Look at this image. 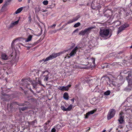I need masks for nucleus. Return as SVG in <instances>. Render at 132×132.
I'll return each instance as SVG.
<instances>
[{
	"instance_id": "nucleus-1",
	"label": "nucleus",
	"mask_w": 132,
	"mask_h": 132,
	"mask_svg": "<svg viewBox=\"0 0 132 132\" xmlns=\"http://www.w3.org/2000/svg\"><path fill=\"white\" fill-rule=\"evenodd\" d=\"M110 30L109 29H100L99 33V35L103 39H106L109 38L111 35H110Z\"/></svg>"
},
{
	"instance_id": "nucleus-2",
	"label": "nucleus",
	"mask_w": 132,
	"mask_h": 132,
	"mask_svg": "<svg viewBox=\"0 0 132 132\" xmlns=\"http://www.w3.org/2000/svg\"><path fill=\"white\" fill-rule=\"evenodd\" d=\"M68 50H64L63 51L61 52L57 53H53L50 55L49 56L47 57L45 59H43L41 61H44V62H46L48 60H52L53 59L55 58L57 56H59L61 54L65 53L68 52Z\"/></svg>"
},
{
	"instance_id": "nucleus-3",
	"label": "nucleus",
	"mask_w": 132,
	"mask_h": 132,
	"mask_svg": "<svg viewBox=\"0 0 132 132\" xmlns=\"http://www.w3.org/2000/svg\"><path fill=\"white\" fill-rule=\"evenodd\" d=\"M126 79L128 83V87L130 90L132 89V74H128Z\"/></svg>"
},
{
	"instance_id": "nucleus-4",
	"label": "nucleus",
	"mask_w": 132,
	"mask_h": 132,
	"mask_svg": "<svg viewBox=\"0 0 132 132\" xmlns=\"http://www.w3.org/2000/svg\"><path fill=\"white\" fill-rule=\"evenodd\" d=\"M116 111L113 109L110 110L107 116V119L108 120L110 119L111 118L113 117L114 116Z\"/></svg>"
},
{
	"instance_id": "nucleus-5",
	"label": "nucleus",
	"mask_w": 132,
	"mask_h": 132,
	"mask_svg": "<svg viewBox=\"0 0 132 132\" xmlns=\"http://www.w3.org/2000/svg\"><path fill=\"white\" fill-rule=\"evenodd\" d=\"M79 18L80 16H79L78 15L75 18H74L68 21L67 23L64 24V26H65L68 24H70L77 21Z\"/></svg>"
},
{
	"instance_id": "nucleus-6",
	"label": "nucleus",
	"mask_w": 132,
	"mask_h": 132,
	"mask_svg": "<svg viewBox=\"0 0 132 132\" xmlns=\"http://www.w3.org/2000/svg\"><path fill=\"white\" fill-rule=\"evenodd\" d=\"M124 114L122 112H120L119 114V119L118 120L120 123H122L124 121Z\"/></svg>"
},
{
	"instance_id": "nucleus-7",
	"label": "nucleus",
	"mask_w": 132,
	"mask_h": 132,
	"mask_svg": "<svg viewBox=\"0 0 132 132\" xmlns=\"http://www.w3.org/2000/svg\"><path fill=\"white\" fill-rule=\"evenodd\" d=\"M78 48L77 46L75 47L69 54V56L71 57L74 56L76 54Z\"/></svg>"
},
{
	"instance_id": "nucleus-8",
	"label": "nucleus",
	"mask_w": 132,
	"mask_h": 132,
	"mask_svg": "<svg viewBox=\"0 0 132 132\" xmlns=\"http://www.w3.org/2000/svg\"><path fill=\"white\" fill-rule=\"evenodd\" d=\"M71 86V85H68L66 86H59L58 88L59 90L62 91H67L69 89V87H70Z\"/></svg>"
},
{
	"instance_id": "nucleus-9",
	"label": "nucleus",
	"mask_w": 132,
	"mask_h": 132,
	"mask_svg": "<svg viewBox=\"0 0 132 132\" xmlns=\"http://www.w3.org/2000/svg\"><path fill=\"white\" fill-rule=\"evenodd\" d=\"M96 110H93L85 114H84V116H85V119L88 118V117L91 114H94L96 111Z\"/></svg>"
},
{
	"instance_id": "nucleus-10",
	"label": "nucleus",
	"mask_w": 132,
	"mask_h": 132,
	"mask_svg": "<svg viewBox=\"0 0 132 132\" xmlns=\"http://www.w3.org/2000/svg\"><path fill=\"white\" fill-rule=\"evenodd\" d=\"M94 27H90L88 28L85 29L84 30L85 33L86 35H88L91 31V30L94 28Z\"/></svg>"
},
{
	"instance_id": "nucleus-11",
	"label": "nucleus",
	"mask_w": 132,
	"mask_h": 132,
	"mask_svg": "<svg viewBox=\"0 0 132 132\" xmlns=\"http://www.w3.org/2000/svg\"><path fill=\"white\" fill-rule=\"evenodd\" d=\"M19 20H18L16 21L12 22L10 24V28H12L14 26L17 25L19 22Z\"/></svg>"
},
{
	"instance_id": "nucleus-12",
	"label": "nucleus",
	"mask_w": 132,
	"mask_h": 132,
	"mask_svg": "<svg viewBox=\"0 0 132 132\" xmlns=\"http://www.w3.org/2000/svg\"><path fill=\"white\" fill-rule=\"evenodd\" d=\"M33 36L30 35L28 36L27 39L25 40V42H27L30 41L32 38Z\"/></svg>"
},
{
	"instance_id": "nucleus-13",
	"label": "nucleus",
	"mask_w": 132,
	"mask_h": 132,
	"mask_svg": "<svg viewBox=\"0 0 132 132\" xmlns=\"http://www.w3.org/2000/svg\"><path fill=\"white\" fill-rule=\"evenodd\" d=\"M63 97L64 99L66 100L69 99V96L67 92L63 94Z\"/></svg>"
},
{
	"instance_id": "nucleus-14",
	"label": "nucleus",
	"mask_w": 132,
	"mask_h": 132,
	"mask_svg": "<svg viewBox=\"0 0 132 132\" xmlns=\"http://www.w3.org/2000/svg\"><path fill=\"white\" fill-rule=\"evenodd\" d=\"M2 59L5 60H6L8 58V56L5 53H2L1 55Z\"/></svg>"
},
{
	"instance_id": "nucleus-15",
	"label": "nucleus",
	"mask_w": 132,
	"mask_h": 132,
	"mask_svg": "<svg viewBox=\"0 0 132 132\" xmlns=\"http://www.w3.org/2000/svg\"><path fill=\"white\" fill-rule=\"evenodd\" d=\"M49 73V72H48L46 75L44 76V77H45V78L44 79V81H48V75Z\"/></svg>"
},
{
	"instance_id": "nucleus-16",
	"label": "nucleus",
	"mask_w": 132,
	"mask_h": 132,
	"mask_svg": "<svg viewBox=\"0 0 132 132\" xmlns=\"http://www.w3.org/2000/svg\"><path fill=\"white\" fill-rule=\"evenodd\" d=\"M22 10V7H20L17 9V10L15 12V13L16 14H17L20 12Z\"/></svg>"
},
{
	"instance_id": "nucleus-17",
	"label": "nucleus",
	"mask_w": 132,
	"mask_h": 132,
	"mask_svg": "<svg viewBox=\"0 0 132 132\" xmlns=\"http://www.w3.org/2000/svg\"><path fill=\"white\" fill-rule=\"evenodd\" d=\"M72 106L71 105H70L68 108H66L67 111H70L72 108Z\"/></svg>"
},
{
	"instance_id": "nucleus-18",
	"label": "nucleus",
	"mask_w": 132,
	"mask_h": 132,
	"mask_svg": "<svg viewBox=\"0 0 132 132\" xmlns=\"http://www.w3.org/2000/svg\"><path fill=\"white\" fill-rule=\"evenodd\" d=\"M85 34H86L84 30H83L81 31L79 33V35H84Z\"/></svg>"
},
{
	"instance_id": "nucleus-19",
	"label": "nucleus",
	"mask_w": 132,
	"mask_h": 132,
	"mask_svg": "<svg viewBox=\"0 0 132 132\" xmlns=\"http://www.w3.org/2000/svg\"><path fill=\"white\" fill-rule=\"evenodd\" d=\"M80 22H78L75 24L74 25L73 27L74 28H76L79 26L80 25Z\"/></svg>"
},
{
	"instance_id": "nucleus-20",
	"label": "nucleus",
	"mask_w": 132,
	"mask_h": 132,
	"mask_svg": "<svg viewBox=\"0 0 132 132\" xmlns=\"http://www.w3.org/2000/svg\"><path fill=\"white\" fill-rule=\"evenodd\" d=\"M110 92L109 90H108L106 92H105L104 93V94L105 95L108 96L110 95Z\"/></svg>"
},
{
	"instance_id": "nucleus-21",
	"label": "nucleus",
	"mask_w": 132,
	"mask_h": 132,
	"mask_svg": "<svg viewBox=\"0 0 132 132\" xmlns=\"http://www.w3.org/2000/svg\"><path fill=\"white\" fill-rule=\"evenodd\" d=\"M78 29H77L76 30H75L72 32V34L73 35H76V33H78Z\"/></svg>"
},
{
	"instance_id": "nucleus-22",
	"label": "nucleus",
	"mask_w": 132,
	"mask_h": 132,
	"mask_svg": "<svg viewBox=\"0 0 132 132\" xmlns=\"http://www.w3.org/2000/svg\"><path fill=\"white\" fill-rule=\"evenodd\" d=\"M61 128V126L59 125L58 124L56 126V129H57V130H59L60 128Z\"/></svg>"
},
{
	"instance_id": "nucleus-23",
	"label": "nucleus",
	"mask_w": 132,
	"mask_h": 132,
	"mask_svg": "<svg viewBox=\"0 0 132 132\" xmlns=\"http://www.w3.org/2000/svg\"><path fill=\"white\" fill-rule=\"evenodd\" d=\"M43 3L44 5H46L48 3V1L47 0L44 1L43 2Z\"/></svg>"
},
{
	"instance_id": "nucleus-24",
	"label": "nucleus",
	"mask_w": 132,
	"mask_h": 132,
	"mask_svg": "<svg viewBox=\"0 0 132 132\" xmlns=\"http://www.w3.org/2000/svg\"><path fill=\"white\" fill-rule=\"evenodd\" d=\"M61 108L62 110L64 111H66V108L65 106H62L61 107Z\"/></svg>"
},
{
	"instance_id": "nucleus-25",
	"label": "nucleus",
	"mask_w": 132,
	"mask_h": 132,
	"mask_svg": "<svg viewBox=\"0 0 132 132\" xmlns=\"http://www.w3.org/2000/svg\"><path fill=\"white\" fill-rule=\"evenodd\" d=\"M47 72L48 73V72H48V70H46L44 71H42V74H44L46 72Z\"/></svg>"
},
{
	"instance_id": "nucleus-26",
	"label": "nucleus",
	"mask_w": 132,
	"mask_h": 132,
	"mask_svg": "<svg viewBox=\"0 0 132 132\" xmlns=\"http://www.w3.org/2000/svg\"><path fill=\"white\" fill-rule=\"evenodd\" d=\"M92 63L94 64H95V59L94 58H92Z\"/></svg>"
},
{
	"instance_id": "nucleus-27",
	"label": "nucleus",
	"mask_w": 132,
	"mask_h": 132,
	"mask_svg": "<svg viewBox=\"0 0 132 132\" xmlns=\"http://www.w3.org/2000/svg\"><path fill=\"white\" fill-rule=\"evenodd\" d=\"M26 107H22V108H21L20 109L21 110H22V111H24V110L25 109H26Z\"/></svg>"
},
{
	"instance_id": "nucleus-28",
	"label": "nucleus",
	"mask_w": 132,
	"mask_h": 132,
	"mask_svg": "<svg viewBox=\"0 0 132 132\" xmlns=\"http://www.w3.org/2000/svg\"><path fill=\"white\" fill-rule=\"evenodd\" d=\"M56 131L55 128H53L51 130V132H55Z\"/></svg>"
},
{
	"instance_id": "nucleus-29",
	"label": "nucleus",
	"mask_w": 132,
	"mask_h": 132,
	"mask_svg": "<svg viewBox=\"0 0 132 132\" xmlns=\"http://www.w3.org/2000/svg\"><path fill=\"white\" fill-rule=\"evenodd\" d=\"M16 40V39H15L12 42V44H11L12 45H14V43L15 42V41Z\"/></svg>"
},
{
	"instance_id": "nucleus-30",
	"label": "nucleus",
	"mask_w": 132,
	"mask_h": 132,
	"mask_svg": "<svg viewBox=\"0 0 132 132\" xmlns=\"http://www.w3.org/2000/svg\"><path fill=\"white\" fill-rule=\"evenodd\" d=\"M121 27H120L119 29V30H118V34L119 32H120L121 31Z\"/></svg>"
},
{
	"instance_id": "nucleus-31",
	"label": "nucleus",
	"mask_w": 132,
	"mask_h": 132,
	"mask_svg": "<svg viewBox=\"0 0 132 132\" xmlns=\"http://www.w3.org/2000/svg\"><path fill=\"white\" fill-rule=\"evenodd\" d=\"M50 122V120H48L47 122H46L45 124H48Z\"/></svg>"
},
{
	"instance_id": "nucleus-32",
	"label": "nucleus",
	"mask_w": 132,
	"mask_h": 132,
	"mask_svg": "<svg viewBox=\"0 0 132 132\" xmlns=\"http://www.w3.org/2000/svg\"><path fill=\"white\" fill-rule=\"evenodd\" d=\"M3 1V0H0V4L2 3Z\"/></svg>"
},
{
	"instance_id": "nucleus-33",
	"label": "nucleus",
	"mask_w": 132,
	"mask_h": 132,
	"mask_svg": "<svg viewBox=\"0 0 132 132\" xmlns=\"http://www.w3.org/2000/svg\"><path fill=\"white\" fill-rule=\"evenodd\" d=\"M56 25V24H53L52 26V27H55V26Z\"/></svg>"
},
{
	"instance_id": "nucleus-34",
	"label": "nucleus",
	"mask_w": 132,
	"mask_h": 132,
	"mask_svg": "<svg viewBox=\"0 0 132 132\" xmlns=\"http://www.w3.org/2000/svg\"><path fill=\"white\" fill-rule=\"evenodd\" d=\"M71 101H72L73 102H74V99H71Z\"/></svg>"
},
{
	"instance_id": "nucleus-35",
	"label": "nucleus",
	"mask_w": 132,
	"mask_h": 132,
	"mask_svg": "<svg viewBox=\"0 0 132 132\" xmlns=\"http://www.w3.org/2000/svg\"><path fill=\"white\" fill-rule=\"evenodd\" d=\"M68 54H67V55L66 56L68 58H70V57L69 56H68Z\"/></svg>"
},
{
	"instance_id": "nucleus-36",
	"label": "nucleus",
	"mask_w": 132,
	"mask_h": 132,
	"mask_svg": "<svg viewBox=\"0 0 132 132\" xmlns=\"http://www.w3.org/2000/svg\"><path fill=\"white\" fill-rule=\"evenodd\" d=\"M31 0H28V3H30V1Z\"/></svg>"
},
{
	"instance_id": "nucleus-37",
	"label": "nucleus",
	"mask_w": 132,
	"mask_h": 132,
	"mask_svg": "<svg viewBox=\"0 0 132 132\" xmlns=\"http://www.w3.org/2000/svg\"><path fill=\"white\" fill-rule=\"evenodd\" d=\"M105 131H106V130H104L102 132H105Z\"/></svg>"
},
{
	"instance_id": "nucleus-38",
	"label": "nucleus",
	"mask_w": 132,
	"mask_h": 132,
	"mask_svg": "<svg viewBox=\"0 0 132 132\" xmlns=\"http://www.w3.org/2000/svg\"><path fill=\"white\" fill-rule=\"evenodd\" d=\"M8 2H10L12 0H7Z\"/></svg>"
},
{
	"instance_id": "nucleus-39",
	"label": "nucleus",
	"mask_w": 132,
	"mask_h": 132,
	"mask_svg": "<svg viewBox=\"0 0 132 132\" xmlns=\"http://www.w3.org/2000/svg\"><path fill=\"white\" fill-rule=\"evenodd\" d=\"M67 0H63V1L64 2H66V1H67Z\"/></svg>"
},
{
	"instance_id": "nucleus-40",
	"label": "nucleus",
	"mask_w": 132,
	"mask_h": 132,
	"mask_svg": "<svg viewBox=\"0 0 132 132\" xmlns=\"http://www.w3.org/2000/svg\"><path fill=\"white\" fill-rule=\"evenodd\" d=\"M67 58V57L66 56H65L64 57V60H65V59L66 58Z\"/></svg>"
},
{
	"instance_id": "nucleus-41",
	"label": "nucleus",
	"mask_w": 132,
	"mask_h": 132,
	"mask_svg": "<svg viewBox=\"0 0 132 132\" xmlns=\"http://www.w3.org/2000/svg\"><path fill=\"white\" fill-rule=\"evenodd\" d=\"M22 1V0H19V2H21Z\"/></svg>"
},
{
	"instance_id": "nucleus-42",
	"label": "nucleus",
	"mask_w": 132,
	"mask_h": 132,
	"mask_svg": "<svg viewBox=\"0 0 132 132\" xmlns=\"http://www.w3.org/2000/svg\"><path fill=\"white\" fill-rule=\"evenodd\" d=\"M29 18H30V19H31V16H29Z\"/></svg>"
},
{
	"instance_id": "nucleus-43",
	"label": "nucleus",
	"mask_w": 132,
	"mask_h": 132,
	"mask_svg": "<svg viewBox=\"0 0 132 132\" xmlns=\"http://www.w3.org/2000/svg\"><path fill=\"white\" fill-rule=\"evenodd\" d=\"M4 128L3 127H2V129L3 128Z\"/></svg>"
},
{
	"instance_id": "nucleus-44",
	"label": "nucleus",
	"mask_w": 132,
	"mask_h": 132,
	"mask_svg": "<svg viewBox=\"0 0 132 132\" xmlns=\"http://www.w3.org/2000/svg\"><path fill=\"white\" fill-rule=\"evenodd\" d=\"M33 87H34V86H33Z\"/></svg>"
},
{
	"instance_id": "nucleus-45",
	"label": "nucleus",
	"mask_w": 132,
	"mask_h": 132,
	"mask_svg": "<svg viewBox=\"0 0 132 132\" xmlns=\"http://www.w3.org/2000/svg\"><path fill=\"white\" fill-rule=\"evenodd\" d=\"M22 105V106H24V105Z\"/></svg>"
}]
</instances>
